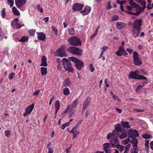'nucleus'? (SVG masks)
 <instances>
[{
    "mask_svg": "<svg viewBox=\"0 0 153 153\" xmlns=\"http://www.w3.org/2000/svg\"><path fill=\"white\" fill-rule=\"evenodd\" d=\"M70 61L74 62L75 66L78 70H81L84 66V64L82 61L74 57H68V59L65 58H63L62 62L63 68L65 71L72 73L74 72V69Z\"/></svg>",
    "mask_w": 153,
    "mask_h": 153,
    "instance_id": "nucleus-1",
    "label": "nucleus"
},
{
    "mask_svg": "<svg viewBox=\"0 0 153 153\" xmlns=\"http://www.w3.org/2000/svg\"><path fill=\"white\" fill-rule=\"evenodd\" d=\"M140 74V72L138 69L134 71H131L128 75V79L145 80L146 81L143 83V84H144V85L147 84L148 83L147 78L143 75Z\"/></svg>",
    "mask_w": 153,
    "mask_h": 153,
    "instance_id": "nucleus-2",
    "label": "nucleus"
},
{
    "mask_svg": "<svg viewBox=\"0 0 153 153\" xmlns=\"http://www.w3.org/2000/svg\"><path fill=\"white\" fill-rule=\"evenodd\" d=\"M67 41L69 44L73 46H77L82 45L80 39L75 36L70 37L67 40Z\"/></svg>",
    "mask_w": 153,
    "mask_h": 153,
    "instance_id": "nucleus-3",
    "label": "nucleus"
},
{
    "mask_svg": "<svg viewBox=\"0 0 153 153\" xmlns=\"http://www.w3.org/2000/svg\"><path fill=\"white\" fill-rule=\"evenodd\" d=\"M69 52L72 54L78 56H81L82 55L83 50L74 46L70 47L68 49Z\"/></svg>",
    "mask_w": 153,
    "mask_h": 153,
    "instance_id": "nucleus-4",
    "label": "nucleus"
},
{
    "mask_svg": "<svg viewBox=\"0 0 153 153\" xmlns=\"http://www.w3.org/2000/svg\"><path fill=\"white\" fill-rule=\"evenodd\" d=\"M134 63L136 66H139L142 64V62L141 59L139 56V54L137 51H135L133 54Z\"/></svg>",
    "mask_w": 153,
    "mask_h": 153,
    "instance_id": "nucleus-5",
    "label": "nucleus"
},
{
    "mask_svg": "<svg viewBox=\"0 0 153 153\" xmlns=\"http://www.w3.org/2000/svg\"><path fill=\"white\" fill-rule=\"evenodd\" d=\"M128 135L129 137L131 138L132 139L139 136V134L137 131L132 128L128 129Z\"/></svg>",
    "mask_w": 153,
    "mask_h": 153,
    "instance_id": "nucleus-6",
    "label": "nucleus"
},
{
    "mask_svg": "<svg viewBox=\"0 0 153 153\" xmlns=\"http://www.w3.org/2000/svg\"><path fill=\"white\" fill-rule=\"evenodd\" d=\"M83 7V4L76 3L73 5L72 9L74 12L79 11L82 10Z\"/></svg>",
    "mask_w": 153,
    "mask_h": 153,
    "instance_id": "nucleus-7",
    "label": "nucleus"
},
{
    "mask_svg": "<svg viewBox=\"0 0 153 153\" xmlns=\"http://www.w3.org/2000/svg\"><path fill=\"white\" fill-rule=\"evenodd\" d=\"M34 107V104L32 103L29 105L25 109V112L23 114V115L26 117L28 114H30L32 111Z\"/></svg>",
    "mask_w": 153,
    "mask_h": 153,
    "instance_id": "nucleus-8",
    "label": "nucleus"
},
{
    "mask_svg": "<svg viewBox=\"0 0 153 153\" xmlns=\"http://www.w3.org/2000/svg\"><path fill=\"white\" fill-rule=\"evenodd\" d=\"M91 100V98L90 97H88L85 99L83 104L82 109L83 110H86L88 107L90 103Z\"/></svg>",
    "mask_w": 153,
    "mask_h": 153,
    "instance_id": "nucleus-9",
    "label": "nucleus"
},
{
    "mask_svg": "<svg viewBox=\"0 0 153 153\" xmlns=\"http://www.w3.org/2000/svg\"><path fill=\"white\" fill-rule=\"evenodd\" d=\"M27 2V0H15V3L18 8L22 7Z\"/></svg>",
    "mask_w": 153,
    "mask_h": 153,
    "instance_id": "nucleus-10",
    "label": "nucleus"
},
{
    "mask_svg": "<svg viewBox=\"0 0 153 153\" xmlns=\"http://www.w3.org/2000/svg\"><path fill=\"white\" fill-rule=\"evenodd\" d=\"M143 22V20L141 18L136 19L134 21L132 27H133L140 25L142 26Z\"/></svg>",
    "mask_w": 153,
    "mask_h": 153,
    "instance_id": "nucleus-11",
    "label": "nucleus"
},
{
    "mask_svg": "<svg viewBox=\"0 0 153 153\" xmlns=\"http://www.w3.org/2000/svg\"><path fill=\"white\" fill-rule=\"evenodd\" d=\"M36 34L38 35L37 38L39 40L45 41L46 39V36L42 32H37Z\"/></svg>",
    "mask_w": 153,
    "mask_h": 153,
    "instance_id": "nucleus-12",
    "label": "nucleus"
},
{
    "mask_svg": "<svg viewBox=\"0 0 153 153\" xmlns=\"http://www.w3.org/2000/svg\"><path fill=\"white\" fill-rule=\"evenodd\" d=\"M91 10V7L90 6H87L85 7L84 10L80 12L81 13L83 14V15H87L89 14Z\"/></svg>",
    "mask_w": 153,
    "mask_h": 153,
    "instance_id": "nucleus-13",
    "label": "nucleus"
},
{
    "mask_svg": "<svg viewBox=\"0 0 153 153\" xmlns=\"http://www.w3.org/2000/svg\"><path fill=\"white\" fill-rule=\"evenodd\" d=\"M116 27L118 29H123L124 28L126 25L125 23L121 22H117Z\"/></svg>",
    "mask_w": 153,
    "mask_h": 153,
    "instance_id": "nucleus-14",
    "label": "nucleus"
},
{
    "mask_svg": "<svg viewBox=\"0 0 153 153\" xmlns=\"http://www.w3.org/2000/svg\"><path fill=\"white\" fill-rule=\"evenodd\" d=\"M41 64L40 66L47 67L48 66V64L47 62V58L45 56L43 55L41 59Z\"/></svg>",
    "mask_w": 153,
    "mask_h": 153,
    "instance_id": "nucleus-15",
    "label": "nucleus"
},
{
    "mask_svg": "<svg viewBox=\"0 0 153 153\" xmlns=\"http://www.w3.org/2000/svg\"><path fill=\"white\" fill-rule=\"evenodd\" d=\"M122 126L119 123L117 124L114 126L115 131H116V134L117 135L119 134V132L122 131L121 128Z\"/></svg>",
    "mask_w": 153,
    "mask_h": 153,
    "instance_id": "nucleus-16",
    "label": "nucleus"
},
{
    "mask_svg": "<svg viewBox=\"0 0 153 153\" xmlns=\"http://www.w3.org/2000/svg\"><path fill=\"white\" fill-rule=\"evenodd\" d=\"M138 143V140L136 138H133L132 140L130 141V143L133 146V149H137Z\"/></svg>",
    "mask_w": 153,
    "mask_h": 153,
    "instance_id": "nucleus-17",
    "label": "nucleus"
},
{
    "mask_svg": "<svg viewBox=\"0 0 153 153\" xmlns=\"http://www.w3.org/2000/svg\"><path fill=\"white\" fill-rule=\"evenodd\" d=\"M115 53L119 56H121L123 55L125 56L127 55V53L124 50V49L120 50L119 52L118 53H117V51Z\"/></svg>",
    "mask_w": 153,
    "mask_h": 153,
    "instance_id": "nucleus-18",
    "label": "nucleus"
},
{
    "mask_svg": "<svg viewBox=\"0 0 153 153\" xmlns=\"http://www.w3.org/2000/svg\"><path fill=\"white\" fill-rule=\"evenodd\" d=\"M120 123L122 126H123V128L130 129L131 127L130 125H129V123L128 122H123V121H121Z\"/></svg>",
    "mask_w": 153,
    "mask_h": 153,
    "instance_id": "nucleus-19",
    "label": "nucleus"
},
{
    "mask_svg": "<svg viewBox=\"0 0 153 153\" xmlns=\"http://www.w3.org/2000/svg\"><path fill=\"white\" fill-rule=\"evenodd\" d=\"M131 32L133 34V36L134 38H137L139 37L140 32L134 29H133L131 30Z\"/></svg>",
    "mask_w": 153,
    "mask_h": 153,
    "instance_id": "nucleus-20",
    "label": "nucleus"
},
{
    "mask_svg": "<svg viewBox=\"0 0 153 153\" xmlns=\"http://www.w3.org/2000/svg\"><path fill=\"white\" fill-rule=\"evenodd\" d=\"M146 7V6H143L142 7H141V10H135V11H136L135 12L136 16H138L140 14L141 12H143L144 11Z\"/></svg>",
    "mask_w": 153,
    "mask_h": 153,
    "instance_id": "nucleus-21",
    "label": "nucleus"
},
{
    "mask_svg": "<svg viewBox=\"0 0 153 153\" xmlns=\"http://www.w3.org/2000/svg\"><path fill=\"white\" fill-rule=\"evenodd\" d=\"M40 70L42 75L43 76L47 74V68L44 67H42L41 68Z\"/></svg>",
    "mask_w": 153,
    "mask_h": 153,
    "instance_id": "nucleus-22",
    "label": "nucleus"
},
{
    "mask_svg": "<svg viewBox=\"0 0 153 153\" xmlns=\"http://www.w3.org/2000/svg\"><path fill=\"white\" fill-rule=\"evenodd\" d=\"M71 84V82L69 79L68 78H66L64 80V82L63 85L65 87H67V86H69Z\"/></svg>",
    "mask_w": 153,
    "mask_h": 153,
    "instance_id": "nucleus-23",
    "label": "nucleus"
},
{
    "mask_svg": "<svg viewBox=\"0 0 153 153\" xmlns=\"http://www.w3.org/2000/svg\"><path fill=\"white\" fill-rule=\"evenodd\" d=\"M28 40V38L27 36H24L21 38L19 40V42H27Z\"/></svg>",
    "mask_w": 153,
    "mask_h": 153,
    "instance_id": "nucleus-24",
    "label": "nucleus"
},
{
    "mask_svg": "<svg viewBox=\"0 0 153 153\" xmlns=\"http://www.w3.org/2000/svg\"><path fill=\"white\" fill-rule=\"evenodd\" d=\"M135 1L140 4L143 6H146V1L144 0H135Z\"/></svg>",
    "mask_w": 153,
    "mask_h": 153,
    "instance_id": "nucleus-25",
    "label": "nucleus"
},
{
    "mask_svg": "<svg viewBox=\"0 0 153 153\" xmlns=\"http://www.w3.org/2000/svg\"><path fill=\"white\" fill-rule=\"evenodd\" d=\"M104 147L103 148V150L108 149L111 147V144L109 143H105L103 145Z\"/></svg>",
    "mask_w": 153,
    "mask_h": 153,
    "instance_id": "nucleus-26",
    "label": "nucleus"
},
{
    "mask_svg": "<svg viewBox=\"0 0 153 153\" xmlns=\"http://www.w3.org/2000/svg\"><path fill=\"white\" fill-rule=\"evenodd\" d=\"M78 99L75 100L73 102L71 105V107L76 108V106L78 105Z\"/></svg>",
    "mask_w": 153,
    "mask_h": 153,
    "instance_id": "nucleus-27",
    "label": "nucleus"
},
{
    "mask_svg": "<svg viewBox=\"0 0 153 153\" xmlns=\"http://www.w3.org/2000/svg\"><path fill=\"white\" fill-rule=\"evenodd\" d=\"M116 148L118 149L120 152H123L124 150L123 146L119 144H117L116 146Z\"/></svg>",
    "mask_w": 153,
    "mask_h": 153,
    "instance_id": "nucleus-28",
    "label": "nucleus"
},
{
    "mask_svg": "<svg viewBox=\"0 0 153 153\" xmlns=\"http://www.w3.org/2000/svg\"><path fill=\"white\" fill-rule=\"evenodd\" d=\"M142 137L146 139H148L149 138H151L152 137V136L151 134H145L142 135Z\"/></svg>",
    "mask_w": 153,
    "mask_h": 153,
    "instance_id": "nucleus-29",
    "label": "nucleus"
},
{
    "mask_svg": "<svg viewBox=\"0 0 153 153\" xmlns=\"http://www.w3.org/2000/svg\"><path fill=\"white\" fill-rule=\"evenodd\" d=\"M127 2L126 0H122L120 1V0H117L116 1L117 3L119 4L120 6L123 5V4H125Z\"/></svg>",
    "mask_w": 153,
    "mask_h": 153,
    "instance_id": "nucleus-30",
    "label": "nucleus"
},
{
    "mask_svg": "<svg viewBox=\"0 0 153 153\" xmlns=\"http://www.w3.org/2000/svg\"><path fill=\"white\" fill-rule=\"evenodd\" d=\"M70 93V91L68 88H66L63 90V94L65 95H68Z\"/></svg>",
    "mask_w": 153,
    "mask_h": 153,
    "instance_id": "nucleus-31",
    "label": "nucleus"
},
{
    "mask_svg": "<svg viewBox=\"0 0 153 153\" xmlns=\"http://www.w3.org/2000/svg\"><path fill=\"white\" fill-rule=\"evenodd\" d=\"M36 31V30L34 29H30L28 31V32L31 36H33L34 35Z\"/></svg>",
    "mask_w": 153,
    "mask_h": 153,
    "instance_id": "nucleus-32",
    "label": "nucleus"
},
{
    "mask_svg": "<svg viewBox=\"0 0 153 153\" xmlns=\"http://www.w3.org/2000/svg\"><path fill=\"white\" fill-rule=\"evenodd\" d=\"M127 136V133L126 132H123V133L119 135V137L120 139H123L126 137Z\"/></svg>",
    "mask_w": 153,
    "mask_h": 153,
    "instance_id": "nucleus-33",
    "label": "nucleus"
},
{
    "mask_svg": "<svg viewBox=\"0 0 153 153\" xmlns=\"http://www.w3.org/2000/svg\"><path fill=\"white\" fill-rule=\"evenodd\" d=\"M69 32V34L71 35H73L75 33V30L74 28H72L71 29H68V30Z\"/></svg>",
    "mask_w": 153,
    "mask_h": 153,
    "instance_id": "nucleus-34",
    "label": "nucleus"
},
{
    "mask_svg": "<svg viewBox=\"0 0 153 153\" xmlns=\"http://www.w3.org/2000/svg\"><path fill=\"white\" fill-rule=\"evenodd\" d=\"M56 56H59L60 57H67L68 55L65 52V51H62V54H59V55H56Z\"/></svg>",
    "mask_w": 153,
    "mask_h": 153,
    "instance_id": "nucleus-35",
    "label": "nucleus"
},
{
    "mask_svg": "<svg viewBox=\"0 0 153 153\" xmlns=\"http://www.w3.org/2000/svg\"><path fill=\"white\" fill-rule=\"evenodd\" d=\"M124 42L123 41L122 42L121 45L119 47L118 50L117 51V53L119 52V51L120 50L124 49Z\"/></svg>",
    "mask_w": 153,
    "mask_h": 153,
    "instance_id": "nucleus-36",
    "label": "nucleus"
},
{
    "mask_svg": "<svg viewBox=\"0 0 153 153\" xmlns=\"http://www.w3.org/2000/svg\"><path fill=\"white\" fill-rule=\"evenodd\" d=\"M1 13L2 17L3 18H4L5 17V16L6 15V13L5 12V8H3L2 9L1 12Z\"/></svg>",
    "mask_w": 153,
    "mask_h": 153,
    "instance_id": "nucleus-37",
    "label": "nucleus"
},
{
    "mask_svg": "<svg viewBox=\"0 0 153 153\" xmlns=\"http://www.w3.org/2000/svg\"><path fill=\"white\" fill-rule=\"evenodd\" d=\"M55 108H60V102L59 100H57L55 104Z\"/></svg>",
    "mask_w": 153,
    "mask_h": 153,
    "instance_id": "nucleus-38",
    "label": "nucleus"
},
{
    "mask_svg": "<svg viewBox=\"0 0 153 153\" xmlns=\"http://www.w3.org/2000/svg\"><path fill=\"white\" fill-rule=\"evenodd\" d=\"M7 2L9 4V3L10 4V7H12L14 4V0H7Z\"/></svg>",
    "mask_w": 153,
    "mask_h": 153,
    "instance_id": "nucleus-39",
    "label": "nucleus"
},
{
    "mask_svg": "<svg viewBox=\"0 0 153 153\" xmlns=\"http://www.w3.org/2000/svg\"><path fill=\"white\" fill-rule=\"evenodd\" d=\"M15 74L14 72L10 73L8 76L9 79L10 80L12 79L13 78V77L15 76Z\"/></svg>",
    "mask_w": 153,
    "mask_h": 153,
    "instance_id": "nucleus-40",
    "label": "nucleus"
},
{
    "mask_svg": "<svg viewBox=\"0 0 153 153\" xmlns=\"http://www.w3.org/2000/svg\"><path fill=\"white\" fill-rule=\"evenodd\" d=\"M36 8L37 10L39 11L40 12H42V8L40 7L39 4H37Z\"/></svg>",
    "mask_w": 153,
    "mask_h": 153,
    "instance_id": "nucleus-41",
    "label": "nucleus"
},
{
    "mask_svg": "<svg viewBox=\"0 0 153 153\" xmlns=\"http://www.w3.org/2000/svg\"><path fill=\"white\" fill-rule=\"evenodd\" d=\"M131 141L130 139L128 137L123 142V144L124 145H126L128 144L129 142L130 143Z\"/></svg>",
    "mask_w": 153,
    "mask_h": 153,
    "instance_id": "nucleus-42",
    "label": "nucleus"
},
{
    "mask_svg": "<svg viewBox=\"0 0 153 153\" xmlns=\"http://www.w3.org/2000/svg\"><path fill=\"white\" fill-rule=\"evenodd\" d=\"M11 25L12 26H14V25H17L18 26V27H16V28L17 29H20L21 27V25H20V24L18 22H16V23L14 25L13 24V23L12 22L11 23Z\"/></svg>",
    "mask_w": 153,
    "mask_h": 153,
    "instance_id": "nucleus-43",
    "label": "nucleus"
},
{
    "mask_svg": "<svg viewBox=\"0 0 153 153\" xmlns=\"http://www.w3.org/2000/svg\"><path fill=\"white\" fill-rule=\"evenodd\" d=\"M144 85V84L143 85H140L137 87L136 88L135 91L136 92H138L139 90H140L142 87H143Z\"/></svg>",
    "mask_w": 153,
    "mask_h": 153,
    "instance_id": "nucleus-44",
    "label": "nucleus"
},
{
    "mask_svg": "<svg viewBox=\"0 0 153 153\" xmlns=\"http://www.w3.org/2000/svg\"><path fill=\"white\" fill-rule=\"evenodd\" d=\"M114 142L115 144H119V140L118 139L117 136H116L114 138Z\"/></svg>",
    "mask_w": 153,
    "mask_h": 153,
    "instance_id": "nucleus-45",
    "label": "nucleus"
},
{
    "mask_svg": "<svg viewBox=\"0 0 153 153\" xmlns=\"http://www.w3.org/2000/svg\"><path fill=\"white\" fill-rule=\"evenodd\" d=\"M51 28L53 31H54L55 34L56 35L58 33V31L56 28L54 26H52Z\"/></svg>",
    "mask_w": 153,
    "mask_h": 153,
    "instance_id": "nucleus-46",
    "label": "nucleus"
},
{
    "mask_svg": "<svg viewBox=\"0 0 153 153\" xmlns=\"http://www.w3.org/2000/svg\"><path fill=\"white\" fill-rule=\"evenodd\" d=\"M4 134L6 137H8L10 135L11 132L10 130H6L4 132Z\"/></svg>",
    "mask_w": 153,
    "mask_h": 153,
    "instance_id": "nucleus-47",
    "label": "nucleus"
},
{
    "mask_svg": "<svg viewBox=\"0 0 153 153\" xmlns=\"http://www.w3.org/2000/svg\"><path fill=\"white\" fill-rule=\"evenodd\" d=\"M90 70L91 72H93L94 71L95 68L93 66L92 64H91L89 65Z\"/></svg>",
    "mask_w": 153,
    "mask_h": 153,
    "instance_id": "nucleus-48",
    "label": "nucleus"
},
{
    "mask_svg": "<svg viewBox=\"0 0 153 153\" xmlns=\"http://www.w3.org/2000/svg\"><path fill=\"white\" fill-rule=\"evenodd\" d=\"M138 26L136 27H133V28L135 29L137 31H138L140 32V30L141 29V26Z\"/></svg>",
    "mask_w": 153,
    "mask_h": 153,
    "instance_id": "nucleus-49",
    "label": "nucleus"
},
{
    "mask_svg": "<svg viewBox=\"0 0 153 153\" xmlns=\"http://www.w3.org/2000/svg\"><path fill=\"white\" fill-rule=\"evenodd\" d=\"M138 70L140 72V71L141 72V73L140 72V74H142L144 75H146L148 74L147 72L144 71V70L143 69H140V70Z\"/></svg>",
    "mask_w": 153,
    "mask_h": 153,
    "instance_id": "nucleus-50",
    "label": "nucleus"
},
{
    "mask_svg": "<svg viewBox=\"0 0 153 153\" xmlns=\"http://www.w3.org/2000/svg\"><path fill=\"white\" fill-rule=\"evenodd\" d=\"M112 20L116 21L118 20L119 17L117 15H115L112 16Z\"/></svg>",
    "mask_w": 153,
    "mask_h": 153,
    "instance_id": "nucleus-51",
    "label": "nucleus"
},
{
    "mask_svg": "<svg viewBox=\"0 0 153 153\" xmlns=\"http://www.w3.org/2000/svg\"><path fill=\"white\" fill-rule=\"evenodd\" d=\"M124 11L127 13L129 14L132 15H135L136 16V13H135L134 12H130L128 10H124Z\"/></svg>",
    "mask_w": 153,
    "mask_h": 153,
    "instance_id": "nucleus-52",
    "label": "nucleus"
},
{
    "mask_svg": "<svg viewBox=\"0 0 153 153\" xmlns=\"http://www.w3.org/2000/svg\"><path fill=\"white\" fill-rule=\"evenodd\" d=\"M40 91V90L39 89L37 90L36 91H35L33 93V96H37L38 95Z\"/></svg>",
    "mask_w": 153,
    "mask_h": 153,
    "instance_id": "nucleus-53",
    "label": "nucleus"
},
{
    "mask_svg": "<svg viewBox=\"0 0 153 153\" xmlns=\"http://www.w3.org/2000/svg\"><path fill=\"white\" fill-rule=\"evenodd\" d=\"M133 111L136 112L138 113V112H143L144 111V110H140L137 109H134L133 110Z\"/></svg>",
    "mask_w": 153,
    "mask_h": 153,
    "instance_id": "nucleus-54",
    "label": "nucleus"
},
{
    "mask_svg": "<svg viewBox=\"0 0 153 153\" xmlns=\"http://www.w3.org/2000/svg\"><path fill=\"white\" fill-rule=\"evenodd\" d=\"M111 2L110 1H109L107 3V5L108 7L107 8V9H110L111 8L112 6L111 5Z\"/></svg>",
    "mask_w": 153,
    "mask_h": 153,
    "instance_id": "nucleus-55",
    "label": "nucleus"
},
{
    "mask_svg": "<svg viewBox=\"0 0 153 153\" xmlns=\"http://www.w3.org/2000/svg\"><path fill=\"white\" fill-rule=\"evenodd\" d=\"M62 51L60 49L58 48V49L56 51V52L57 53V55H59V54H62Z\"/></svg>",
    "mask_w": 153,
    "mask_h": 153,
    "instance_id": "nucleus-56",
    "label": "nucleus"
},
{
    "mask_svg": "<svg viewBox=\"0 0 153 153\" xmlns=\"http://www.w3.org/2000/svg\"><path fill=\"white\" fill-rule=\"evenodd\" d=\"M113 136V135L111 133H108L107 136V138L108 140H109L111 137Z\"/></svg>",
    "mask_w": 153,
    "mask_h": 153,
    "instance_id": "nucleus-57",
    "label": "nucleus"
},
{
    "mask_svg": "<svg viewBox=\"0 0 153 153\" xmlns=\"http://www.w3.org/2000/svg\"><path fill=\"white\" fill-rule=\"evenodd\" d=\"M57 69L59 71H61L62 69V67L61 64H59L57 67Z\"/></svg>",
    "mask_w": 153,
    "mask_h": 153,
    "instance_id": "nucleus-58",
    "label": "nucleus"
},
{
    "mask_svg": "<svg viewBox=\"0 0 153 153\" xmlns=\"http://www.w3.org/2000/svg\"><path fill=\"white\" fill-rule=\"evenodd\" d=\"M126 7H127V10L130 11H132V9L133 8L131 6H128V5L126 6Z\"/></svg>",
    "mask_w": 153,
    "mask_h": 153,
    "instance_id": "nucleus-59",
    "label": "nucleus"
},
{
    "mask_svg": "<svg viewBox=\"0 0 153 153\" xmlns=\"http://www.w3.org/2000/svg\"><path fill=\"white\" fill-rule=\"evenodd\" d=\"M13 13L16 16H19L20 15V13L18 10H16V11L14 12Z\"/></svg>",
    "mask_w": 153,
    "mask_h": 153,
    "instance_id": "nucleus-60",
    "label": "nucleus"
},
{
    "mask_svg": "<svg viewBox=\"0 0 153 153\" xmlns=\"http://www.w3.org/2000/svg\"><path fill=\"white\" fill-rule=\"evenodd\" d=\"M129 4L133 8V7H134L135 6V4H136V3L134 2L133 1L132 2H129Z\"/></svg>",
    "mask_w": 153,
    "mask_h": 153,
    "instance_id": "nucleus-61",
    "label": "nucleus"
},
{
    "mask_svg": "<svg viewBox=\"0 0 153 153\" xmlns=\"http://www.w3.org/2000/svg\"><path fill=\"white\" fill-rule=\"evenodd\" d=\"M126 50L128 51L130 54H131L132 53V52L133 51V50L132 49H130L129 48H127L126 49Z\"/></svg>",
    "mask_w": 153,
    "mask_h": 153,
    "instance_id": "nucleus-62",
    "label": "nucleus"
},
{
    "mask_svg": "<svg viewBox=\"0 0 153 153\" xmlns=\"http://www.w3.org/2000/svg\"><path fill=\"white\" fill-rule=\"evenodd\" d=\"M134 150V151H132H132L131 153H138V151H139L138 149H133Z\"/></svg>",
    "mask_w": 153,
    "mask_h": 153,
    "instance_id": "nucleus-63",
    "label": "nucleus"
},
{
    "mask_svg": "<svg viewBox=\"0 0 153 153\" xmlns=\"http://www.w3.org/2000/svg\"><path fill=\"white\" fill-rule=\"evenodd\" d=\"M150 149L153 150V141H151L150 143Z\"/></svg>",
    "mask_w": 153,
    "mask_h": 153,
    "instance_id": "nucleus-64",
    "label": "nucleus"
}]
</instances>
